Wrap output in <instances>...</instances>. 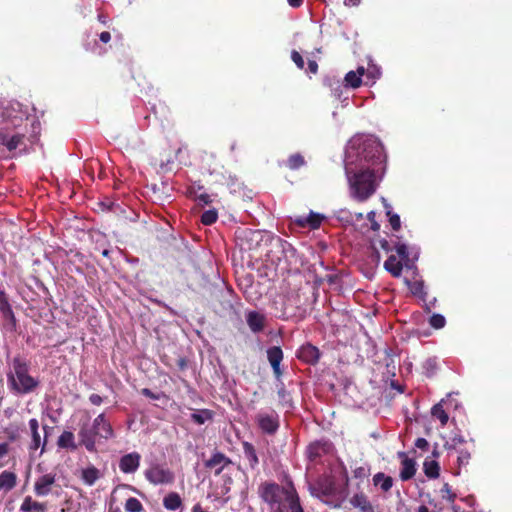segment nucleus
Here are the masks:
<instances>
[{
    "mask_svg": "<svg viewBox=\"0 0 512 512\" xmlns=\"http://www.w3.org/2000/svg\"><path fill=\"white\" fill-rule=\"evenodd\" d=\"M383 147L372 136L356 135L348 143L345 174L349 195L358 202L370 198L378 187L375 166L383 161Z\"/></svg>",
    "mask_w": 512,
    "mask_h": 512,
    "instance_id": "nucleus-1",
    "label": "nucleus"
},
{
    "mask_svg": "<svg viewBox=\"0 0 512 512\" xmlns=\"http://www.w3.org/2000/svg\"><path fill=\"white\" fill-rule=\"evenodd\" d=\"M30 117L17 101L0 102V145L12 152L25 149L26 125Z\"/></svg>",
    "mask_w": 512,
    "mask_h": 512,
    "instance_id": "nucleus-2",
    "label": "nucleus"
},
{
    "mask_svg": "<svg viewBox=\"0 0 512 512\" xmlns=\"http://www.w3.org/2000/svg\"><path fill=\"white\" fill-rule=\"evenodd\" d=\"M258 495L268 505L269 512H305L291 482L284 486L275 482H264L258 488Z\"/></svg>",
    "mask_w": 512,
    "mask_h": 512,
    "instance_id": "nucleus-3",
    "label": "nucleus"
},
{
    "mask_svg": "<svg viewBox=\"0 0 512 512\" xmlns=\"http://www.w3.org/2000/svg\"><path fill=\"white\" fill-rule=\"evenodd\" d=\"M348 477H345L344 485H339L332 476H322L310 485L309 491L313 497L320 499L325 504L338 508L348 494Z\"/></svg>",
    "mask_w": 512,
    "mask_h": 512,
    "instance_id": "nucleus-4",
    "label": "nucleus"
},
{
    "mask_svg": "<svg viewBox=\"0 0 512 512\" xmlns=\"http://www.w3.org/2000/svg\"><path fill=\"white\" fill-rule=\"evenodd\" d=\"M9 389L20 395L33 392L39 386V380L29 373V364L20 357H15L7 373Z\"/></svg>",
    "mask_w": 512,
    "mask_h": 512,
    "instance_id": "nucleus-5",
    "label": "nucleus"
},
{
    "mask_svg": "<svg viewBox=\"0 0 512 512\" xmlns=\"http://www.w3.org/2000/svg\"><path fill=\"white\" fill-rule=\"evenodd\" d=\"M255 420L258 427L265 434L274 435L280 427L279 415L273 410L260 411Z\"/></svg>",
    "mask_w": 512,
    "mask_h": 512,
    "instance_id": "nucleus-6",
    "label": "nucleus"
},
{
    "mask_svg": "<svg viewBox=\"0 0 512 512\" xmlns=\"http://www.w3.org/2000/svg\"><path fill=\"white\" fill-rule=\"evenodd\" d=\"M145 477L154 485L169 484L174 481L173 472L158 464L149 467L145 471Z\"/></svg>",
    "mask_w": 512,
    "mask_h": 512,
    "instance_id": "nucleus-7",
    "label": "nucleus"
},
{
    "mask_svg": "<svg viewBox=\"0 0 512 512\" xmlns=\"http://www.w3.org/2000/svg\"><path fill=\"white\" fill-rule=\"evenodd\" d=\"M28 424H29V430H30V434H31V441L28 446L29 453H30V455H33L34 453H36L38 451L39 448H41L40 452H39V456H40L45 451V446L47 443L46 436L42 440L40 432H39V422L36 418L30 419Z\"/></svg>",
    "mask_w": 512,
    "mask_h": 512,
    "instance_id": "nucleus-8",
    "label": "nucleus"
},
{
    "mask_svg": "<svg viewBox=\"0 0 512 512\" xmlns=\"http://www.w3.org/2000/svg\"><path fill=\"white\" fill-rule=\"evenodd\" d=\"M56 482V474L46 473L39 476L34 483V492L37 496H47L52 491V486Z\"/></svg>",
    "mask_w": 512,
    "mask_h": 512,
    "instance_id": "nucleus-9",
    "label": "nucleus"
},
{
    "mask_svg": "<svg viewBox=\"0 0 512 512\" xmlns=\"http://www.w3.org/2000/svg\"><path fill=\"white\" fill-rule=\"evenodd\" d=\"M80 443L85 446V448L94 452L96 450V437L98 436V432L94 427V423L92 426L85 424L81 427L79 431Z\"/></svg>",
    "mask_w": 512,
    "mask_h": 512,
    "instance_id": "nucleus-10",
    "label": "nucleus"
},
{
    "mask_svg": "<svg viewBox=\"0 0 512 512\" xmlns=\"http://www.w3.org/2000/svg\"><path fill=\"white\" fill-rule=\"evenodd\" d=\"M0 313L5 320V326L7 329L11 331L14 330L16 327V318L3 290L0 291Z\"/></svg>",
    "mask_w": 512,
    "mask_h": 512,
    "instance_id": "nucleus-11",
    "label": "nucleus"
},
{
    "mask_svg": "<svg viewBox=\"0 0 512 512\" xmlns=\"http://www.w3.org/2000/svg\"><path fill=\"white\" fill-rule=\"evenodd\" d=\"M232 461L221 452H215L210 459L205 461V467L214 471L215 475H219Z\"/></svg>",
    "mask_w": 512,
    "mask_h": 512,
    "instance_id": "nucleus-12",
    "label": "nucleus"
},
{
    "mask_svg": "<svg viewBox=\"0 0 512 512\" xmlns=\"http://www.w3.org/2000/svg\"><path fill=\"white\" fill-rule=\"evenodd\" d=\"M320 355L319 349L310 343L302 345L297 351V357L307 364H316Z\"/></svg>",
    "mask_w": 512,
    "mask_h": 512,
    "instance_id": "nucleus-13",
    "label": "nucleus"
},
{
    "mask_svg": "<svg viewBox=\"0 0 512 512\" xmlns=\"http://www.w3.org/2000/svg\"><path fill=\"white\" fill-rule=\"evenodd\" d=\"M141 456L137 452L128 453L121 457L119 468L123 473H134L140 465Z\"/></svg>",
    "mask_w": 512,
    "mask_h": 512,
    "instance_id": "nucleus-14",
    "label": "nucleus"
},
{
    "mask_svg": "<svg viewBox=\"0 0 512 512\" xmlns=\"http://www.w3.org/2000/svg\"><path fill=\"white\" fill-rule=\"evenodd\" d=\"M398 457L401 459L400 478L402 481H407L414 477L416 473V463L413 459L409 458L405 452H398Z\"/></svg>",
    "mask_w": 512,
    "mask_h": 512,
    "instance_id": "nucleus-15",
    "label": "nucleus"
},
{
    "mask_svg": "<svg viewBox=\"0 0 512 512\" xmlns=\"http://www.w3.org/2000/svg\"><path fill=\"white\" fill-rule=\"evenodd\" d=\"M93 422L100 438L108 440L114 437L113 428L104 413L99 414Z\"/></svg>",
    "mask_w": 512,
    "mask_h": 512,
    "instance_id": "nucleus-16",
    "label": "nucleus"
},
{
    "mask_svg": "<svg viewBox=\"0 0 512 512\" xmlns=\"http://www.w3.org/2000/svg\"><path fill=\"white\" fill-rule=\"evenodd\" d=\"M267 358L277 379L282 376L280 364L283 360V352L280 347L273 346L267 350Z\"/></svg>",
    "mask_w": 512,
    "mask_h": 512,
    "instance_id": "nucleus-17",
    "label": "nucleus"
},
{
    "mask_svg": "<svg viewBox=\"0 0 512 512\" xmlns=\"http://www.w3.org/2000/svg\"><path fill=\"white\" fill-rule=\"evenodd\" d=\"M246 322L252 332L259 333L265 327L266 317L257 311H249L246 313Z\"/></svg>",
    "mask_w": 512,
    "mask_h": 512,
    "instance_id": "nucleus-18",
    "label": "nucleus"
},
{
    "mask_svg": "<svg viewBox=\"0 0 512 512\" xmlns=\"http://www.w3.org/2000/svg\"><path fill=\"white\" fill-rule=\"evenodd\" d=\"M350 503L360 512H375V509L368 497L362 492L354 494L350 499Z\"/></svg>",
    "mask_w": 512,
    "mask_h": 512,
    "instance_id": "nucleus-19",
    "label": "nucleus"
},
{
    "mask_svg": "<svg viewBox=\"0 0 512 512\" xmlns=\"http://www.w3.org/2000/svg\"><path fill=\"white\" fill-rule=\"evenodd\" d=\"M324 217L321 214L311 212L308 216H300L295 222L301 227H310L312 229H317L320 227Z\"/></svg>",
    "mask_w": 512,
    "mask_h": 512,
    "instance_id": "nucleus-20",
    "label": "nucleus"
},
{
    "mask_svg": "<svg viewBox=\"0 0 512 512\" xmlns=\"http://www.w3.org/2000/svg\"><path fill=\"white\" fill-rule=\"evenodd\" d=\"M47 504L33 500L31 496H26L20 506V512H46Z\"/></svg>",
    "mask_w": 512,
    "mask_h": 512,
    "instance_id": "nucleus-21",
    "label": "nucleus"
},
{
    "mask_svg": "<svg viewBox=\"0 0 512 512\" xmlns=\"http://www.w3.org/2000/svg\"><path fill=\"white\" fill-rule=\"evenodd\" d=\"M365 74L363 66L358 67L357 71H349L344 78L345 87L358 88L362 83V76Z\"/></svg>",
    "mask_w": 512,
    "mask_h": 512,
    "instance_id": "nucleus-22",
    "label": "nucleus"
},
{
    "mask_svg": "<svg viewBox=\"0 0 512 512\" xmlns=\"http://www.w3.org/2000/svg\"><path fill=\"white\" fill-rule=\"evenodd\" d=\"M17 484V476L14 472L3 471L0 473V491H11Z\"/></svg>",
    "mask_w": 512,
    "mask_h": 512,
    "instance_id": "nucleus-23",
    "label": "nucleus"
},
{
    "mask_svg": "<svg viewBox=\"0 0 512 512\" xmlns=\"http://www.w3.org/2000/svg\"><path fill=\"white\" fill-rule=\"evenodd\" d=\"M100 478V471L95 466H88L81 470V479L88 485L92 486Z\"/></svg>",
    "mask_w": 512,
    "mask_h": 512,
    "instance_id": "nucleus-24",
    "label": "nucleus"
},
{
    "mask_svg": "<svg viewBox=\"0 0 512 512\" xmlns=\"http://www.w3.org/2000/svg\"><path fill=\"white\" fill-rule=\"evenodd\" d=\"M182 499L176 492H170L163 498V506L169 511H176L182 507Z\"/></svg>",
    "mask_w": 512,
    "mask_h": 512,
    "instance_id": "nucleus-25",
    "label": "nucleus"
},
{
    "mask_svg": "<svg viewBox=\"0 0 512 512\" xmlns=\"http://www.w3.org/2000/svg\"><path fill=\"white\" fill-rule=\"evenodd\" d=\"M384 268L394 277H399L402 273V263L396 258V256L391 255L384 262Z\"/></svg>",
    "mask_w": 512,
    "mask_h": 512,
    "instance_id": "nucleus-26",
    "label": "nucleus"
},
{
    "mask_svg": "<svg viewBox=\"0 0 512 512\" xmlns=\"http://www.w3.org/2000/svg\"><path fill=\"white\" fill-rule=\"evenodd\" d=\"M242 446L244 457L247 459L249 466L255 469L259 464V460L254 446L249 442H244Z\"/></svg>",
    "mask_w": 512,
    "mask_h": 512,
    "instance_id": "nucleus-27",
    "label": "nucleus"
},
{
    "mask_svg": "<svg viewBox=\"0 0 512 512\" xmlns=\"http://www.w3.org/2000/svg\"><path fill=\"white\" fill-rule=\"evenodd\" d=\"M57 444L60 448H66L75 450L77 448V445L75 443V437L74 434L70 431H64L59 437Z\"/></svg>",
    "mask_w": 512,
    "mask_h": 512,
    "instance_id": "nucleus-28",
    "label": "nucleus"
},
{
    "mask_svg": "<svg viewBox=\"0 0 512 512\" xmlns=\"http://www.w3.org/2000/svg\"><path fill=\"white\" fill-rule=\"evenodd\" d=\"M373 483L375 486H379L382 491L387 492L392 488L393 479L390 476H386L384 473L379 472L373 476Z\"/></svg>",
    "mask_w": 512,
    "mask_h": 512,
    "instance_id": "nucleus-29",
    "label": "nucleus"
},
{
    "mask_svg": "<svg viewBox=\"0 0 512 512\" xmlns=\"http://www.w3.org/2000/svg\"><path fill=\"white\" fill-rule=\"evenodd\" d=\"M423 470L425 475L430 479H436L440 474V467L435 460H425L423 463Z\"/></svg>",
    "mask_w": 512,
    "mask_h": 512,
    "instance_id": "nucleus-30",
    "label": "nucleus"
},
{
    "mask_svg": "<svg viewBox=\"0 0 512 512\" xmlns=\"http://www.w3.org/2000/svg\"><path fill=\"white\" fill-rule=\"evenodd\" d=\"M442 402H443V400L433 406V408L431 410V414L433 417L437 418L441 422L442 426H445L449 420V416L446 413V411L444 410Z\"/></svg>",
    "mask_w": 512,
    "mask_h": 512,
    "instance_id": "nucleus-31",
    "label": "nucleus"
},
{
    "mask_svg": "<svg viewBox=\"0 0 512 512\" xmlns=\"http://www.w3.org/2000/svg\"><path fill=\"white\" fill-rule=\"evenodd\" d=\"M466 440L461 435H455L445 442L444 448L448 451L461 450V446L465 444Z\"/></svg>",
    "mask_w": 512,
    "mask_h": 512,
    "instance_id": "nucleus-32",
    "label": "nucleus"
},
{
    "mask_svg": "<svg viewBox=\"0 0 512 512\" xmlns=\"http://www.w3.org/2000/svg\"><path fill=\"white\" fill-rule=\"evenodd\" d=\"M335 217L338 221L345 225H353L354 224V215L347 209H340L336 212Z\"/></svg>",
    "mask_w": 512,
    "mask_h": 512,
    "instance_id": "nucleus-33",
    "label": "nucleus"
},
{
    "mask_svg": "<svg viewBox=\"0 0 512 512\" xmlns=\"http://www.w3.org/2000/svg\"><path fill=\"white\" fill-rule=\"evenodd\" d=\"M438 369L437 359L434 357L428 358L423 363V370L426 376L432 377Z\"/></svg>",
    "mask_w": 512,
    "mask_h": 512,
    "instance_id": "nucleus-34",
    "label": "nucleus"
},
{
    "mask_svg": "<svg viewBox=\"0 0 512 512\" xmlns=\"http://www.w3.org/2000/svg\"><path fill=\"white\" fill-rule=\"evenodd\" d=\"M383 203H384V207L386 209V213L387 215L389 216V222H390V225L391 227L393 228V230L397 231L400 229V226H401V222H400V217L398 214H393L391 212V207L390 205L386 202L385 199H383Z\"/></svg>",
    "mask_w": 512,
    "mask_h": 512,
    "instance_id": "nucleus-35",
    "label": "nucleus"
},
{
    "mask_svg": "<svg viewBox=\"0 0 512 512\" xmlns=\"http://www.w3.org/2000/svg\"><path fill=\"white\" fill-rule=\"evenodd\" d=\"M217 219H218V212L214 208L204 211L201 215V222L204 225H212L217 221Z\"/></svg>",
    "mask_w": 512,
    "mask_h": 512,
    "instance_id": "nucleus-36",
    "label": "nucleus"
},
{
    "mask_svg": "<svg viewBox=\"0 0 512 512\" xmlns=\"http://www.w3.org/2000/svg\"><path fill=\"white\" fill-rule=\"evenodd\" d=\"M125 510L127 512H141L143 510V505L137 498L130 497L126 500Z\"/></svg>",
    "mask_w": 512,
    "mask_h": 512,
    "instance_id": "nucleus-37",
    "label": "nucleus"
},
{
    "mask_svg": "<svg viewBox=\"0 0 512 512\" xmlns=\"http://www.w3.org/2000/svg\"><path fill=\"white\" fill-rule=\"evenodd\" d=\"M212 418V413L209 410H201L191 415V419L197 424H204L207 420Z\"/></svg>",
    "mask_w": 512,
    "mask_h": 512,
    "instance_id": "nucleus-38",
    "label": "nucleus"
},
{
    "mask_svg": "<svg viewBox=\"0 0 512 512\" xmlns=\"http://www.w3.org/2000/svg\"><path fill=\"white\" fill-rule=\"evenodd\" d=\"M409 290L413 295L424 297L426 293L424 292V284L422 281L416 280L413 282L407 281Z\"/></svg>",
    "mask_w": 512,
    "mask_h": 512,
    "instance_id": "nucleus-39",
    "label": "nucleus"
},
{
    "mask_svg": "<svg viewBox=\"0 0 512 512\" xmlns=\"http://www.w3.org/2000/svg\"><path fill=\"white\" fill-rule=\"evenodd\" d=\"M287 164L290 169L295 170L303 166L305 161L302 155L294 154L289 157Z\"/></svg>",
    "mask_w": 512,
    "mask_h": 512,
    "instance_id": "nucleus-40",
    "label": "nucleus"
},
{
    "mask_svg": "<svg viewBox=\"0 0 512 512\" xmlns=\"http://www.w3.org/2000/svg\"><path fill=\"white\" fill-rule=\"evenodd\" d=\"M456 452L458 453L457 464H458V468L460 470L461 467L466 466L469 463L471 454L468 450H465V449H461Z\"/></svg>",
    "mask_w": 512,
    "mask_h": 512,
    "instance_id": "nucleus-41",
    "label": "nucleus"
},
{
    "mask_svg": "<svg viewBox=\"0 0 512 512\" xmlns=\"http://www.w3.org/2000/svg\"><path fill=\"white\" fill-rule=\"evenodd\" d=\"M430 325L435 329H441L445 326V317L441 314H433L429 320Z\"/></svg>",
    "mask_w": 512,
    "mask_h": 512,
    "instance_id": "nucleus-42",
    "label": "nucleus"
},
{
    "mask_svg": "<svg viewBox=\"0 0 512 512\" xmlns=\"http://www.w3.org/2000/svg\"><path fill=\"white\" fill-rule=\"evenodd\" d=\"M441 495H442V498L443 499H446L447 501L449 502H454L455 498H456V494L453 493V491L451 490V487L448 483H445L443 485V487L441 488Z\"/></svg>",
    "mask_w": 512,
    "mask_h": 512,
    "instance_id": "nucleus-43",
    "label": "nucleus"
},
{
    "mask_svg": "<svg viewBox=\"0 0 512 512\" xmlns=\"http://www.w3.org/2000/svg\"><path fill=\"white\" fill-rule=\"evenodd\" d=\"M5 433L10 441H16L20 437V430L18 427L10 425L5 429Z\"/></svg>",
    "mask_w": 512,
    "mask_h": 512,
    "instance_id": "nucleus-44",
    "label": "nucleus"
},
{
    "mask_svg": "<svg viewBox=\"0 0 512 512\" xmlns=\"http://www.w3.org/2000/svg\"><path fill=\"white\" fill-rule=\"evenodd\" d=\"M291 59L299 69L304 68V60L299 52L293 50L291 53Z\"/></svg>",
    "mask_w": 512,
    "mask_h": 512,
    "instance_id": "nucleus-45",
    "label": "nucleus"
},
{
    "mask_svg": "<svg viewBox=\"0 0 512 512\" xmlns=\"http://www.w3.org/2000/svg\"><path fill=\"white\" fill-rule=\"evenodd\" d=\"M355 478H366L369 475V469L365 466H360L353 471Z\"/></svg>",
    "mask_w": 512,
    "mask_h": 512,
    "instance_id": "nucleus-46",
    "label": "nucleus"
},
{
    "mask_svg": "<svg viewBox=\"0 0 512 512\" xmlns=\"http://www.w3.org/2000/svg\"><path fill=\"white\" fill-rule=\"evenodd\" d=\"M396 252L403 259H406L408 257L407 246L403 243H399L396 245Z\"/></svg>",
    "mask_w": 512,
    "mask_h": 512,
    "instance_id": "nucleus-47",
    "label": "nucleus"
},
{
    "mask_svg": "<svg viewBox=\"0 0 512 512\" xmlns=\"http://www.w3.org/2000/svg\"><path fill=\"white\" fill-rule=\"evenodd\" d=\"M380 74V69L376 66L369 67L367 70V77H370L373 80L378 79L380 77Z\"/></svg>",
    "mask_w": 512,
    "mask_h": 512,
    "instance_id": "nucleus-48",
    "label": "nucleus"
},
{
    "mask_svg": "<svg viewBox=\"0 0 512 512\" xmlns=\"http://www.w3.org/2000/svg\"><path fill=\"white\" fill-rule=\"evenodd\" d=\"M196 199L199 205H208L212 202L210 195L206 193L199 194Z\"/></svg>",
    "mask_w": 512,
    "mask_h": 512,
    "instance_id": "nucleus-49",
    "label": "nucleus"
},
{
    "mask_svg": "<svg viewBox=\"0 0 512 512\" xmlns=\"http://www.w3.org/2000/svg\"><path fill=\"white\" fill-rule=\"evenodd\" d=\"M375 212L371 211L367 214L368 220L371 222V229L373 231H377L380 228V225L375 220Z\"/></svg>",
    "mask_w": 512,
    "mask_h": 512,
    "instance_id": "nucleus-50",
    "label": "nucleus"
},
{
    "mask_svg": "<svg viewBox=\"0 0 512 512\" xmlns=\"http://www.w3.org/2000/svg\"><path fill=\"white\" fill-rule=\"evenodd\" d=\"M415 446L419 449L426 450L429 446V443L425 438H418L415 441Z\"/></svg>",
    "mask_w": 512,
    "mask_h": 512,
    "instance_id": "nucleus-51",
    "label": "nucleus"
},
{
    "mask_svg": "<svg viewBox=\"0 0 512 512\" xmlns=\"http://www.w3.org/2000/svg\"><path fill=\"white\" fill-rule=\"evenodd\" d=\"M89 401L93 404V405H101L102 402H103V398L98 395V394H91L89 396Z\"/></svg>",
    "mask_w": 512,
    "mask_h": 512,
    "instance_id": "nucleus-52",
    "label": "nucleus"
},
{
    "mask_svg": "<svg viewBox=\"0 0 512 512\" xmlns=\"http://www.w3.org/2000/svg\"><path fill=\"white\" fill-rule=\"evenodd\" d=\"M318 445H310L309 448H308V454H309V457L312 459V458H315L319 455L318 453Z\"/></svg>",
    "mask_w": 512,
    "mask_h": 512,
    "instance_id": "nucleus-53",
    "label": "nucleus"
},
{
    "mask_svg": "<svg viewBox=\"0 0 512 512\" xmlns=\"http://www.w3.org/2000/svg\"><path fill=\"white\" fill-rule=\"evenodd\" d=\"M278 395H279L280 399H281L283 402L288 403V401H289V400H288L289 395H288L287 391L284 389V387H281V388L278 390Z\"/></svg>",
    "mask_w": 512,
    "mask_h": 512,
    "instance_id": "nucleus-54",
    "label": "nucleus"
},
{
    "mask_svg": "<svg viewBox=\"0 0 512 512\" xmlns=\"http://www.w3.org/2000/svg\"><path fill=\"white\" fill-rule=\"evenodd\" d=\"M244 237L245 238H250V239H254V238H258L260 236V233L258 231H244Z\"/></svg>",
    "mask_w": 512,
    "mask_h": 512,
    "instance_id": "nucleus-55",
    "label": "nucleus"
},
{
    "mask_svg": "<svg viewBox=\"0 0 512 512\" xmlns=\"http://www.w3.org/2000/svg\"><path fill=\"white\" fill-rule=\"evenodd\" d=\"M99 39L103 43H108L111 40V34L107 31H104V32L100 33Z\"/></svg>",
    "mask_w": 512,
    "mask_h": 512,
    "instance_id": "nucleus-56",
    "label": "nucleus"
},
{
    "mask_svg": "<svg viewBox=\"0 0 512 512\" xmlns=\"http://www.w3.org/2000/svg\"><path fill=\"white\" fill-rule=\"evenodd\" d=\"M344 87L340 84H338L337 88L333 90L334 96L340 99L343 95Z\"/></svg>",
    "mask_w": 512,
    "mask_h": 512,
    "instance_id": "nucleus-57",
    "label": "nucleus"
},
{
    "mask_svg": "<svg viewBox=\"0 0 512 512\" xmlns=\"http://www.w3.org/2000/svg\"><path fill=\"white\" fill-rule=\"evenodd\" d=\"M142 394L151 398V399H157L158 397L148 388L142 389Z\"/></svg>",
    "mask_w": 512,
    "mask_h": 512,
    "instance_id": "nucleus-58",
    "label": "nucleus"
},
{
    "mask_svg": "<svg viewBox=\"0 0 512 512\" xmlns=\"http://www.w3.org/2000/svg\"><path fill=\"white\" fill-rule=\"evenodd\" d=\"M288 1V4L291 6V7H300L303 3V0H287Z\"/></svg>",
    "mask_w": 512,
    "mask_h": 512,
    "instance_id": "nucleus-59",
    "label": "nucleus"
},
{
    "mask_svg": "<svg viewBox=\"0 0 512 512\" xmlns=\"http://www.w3.org/2000/svg\"><path fill=\"white\" fill-rule=\"evenodd\" d=\"M309 70L311 73L315 74L318 70V65L315 61H310L309 62Z\"/></svg>",
    "mask_w": 512,
    "mask_h": 512,
    "instance_id": "nucleus-60",
    "label": "nucleus"
},
{
    "mask_svg": "<svg viewBox=\"0 0 512 512\" xmlns=\"http://www.w3.org/2000/svg\"><path fill=\"white\" fill-rule=\"evenodd\" d=\"M361 0H344L346 6H357Z\"/></svg>",
    "mask_w": 512,
    "mask_h": 512,
    "instance_id": "nucleus-61",
    "label": "nucleus"
},
{
    "mask_svg": "<svg viewBox=\"0 0 512 512\" xmlns=\"http://www.w3.org/2000/svg\"><path fill=\"white\" fill-rule=\"evenodd\" d=\"M380 244H381V247L386 250V251H389L390 250V246L387 242V240H381L380 241Z\"/></svg>",
    "mask_w": 512,
    "mask_h": 512,
    "instance_id": "nucleus-62",
    "label": "nucleus"
},
{
    "mask_svg": "<svg viewBox=\"0 0 512 512\" xmlns=\"http://www.w3.org/2000/svg\"><path fill=\"white\" fill-rule=\"evenodd\" d=\"M31 125H32V127H33V131H34V135H33V137L35 138V137H36V131H35V130H36L37 128H39V123H37V125H36L34 117L31 119Z\"/></svg>",
    "mask_w": 512,
    "mask_h": 512,
    "instance_id": "nucleus-63",
    "label": "nucleus"
},
{
    "mask_svg": "<svg viewBox=\"0 0 512 512\" xmlns=\"http://www.w3.org/2000/svg\"><path fill=\"white\" fill-rule=\"evenodd\" d=\"M353 215H354V223L356 221H359V220L363 219V214L362 213H353Z\"/></svg>",
    "mask_w": 512,
    "mask_h": 512,
    "instance_id": "nucleus-64",
    "label": "nucleus"
}]
</instances>
